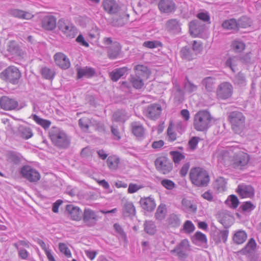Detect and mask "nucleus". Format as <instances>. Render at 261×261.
Wrapping results in <instances>:
<instances>
[{"instance_id":"54","label":"nucleus","mask_w":261,"mask_h":261,"mask_svg":"<svg viewBox=\"0 0 261 261\" xmlns=\"http://www.w3.org/2000/svg\"><path fill=\"white\" fill-rule=\"evenodd\" d=\"M232 47L236 51L240 52L245 49V45L242 42L235 41L232 43Z\"/></svg>"},{"instance_id":"60","label":"nucleus","mask_w":261,"mask_h":261,"mask_svg":"<svg viewBox=\"0 0 261 261\" xmlns=\"http://www.w3.org/2000/svg\"><path fill=\"white\" fill-rule=\"evenodd\" d=\"M241 208L243 211H251L255 208V206L250 201H246L241 205Z\"/></svg>"},{"instance_id":"40","label":"nucleus","mask_w":261,"mask_h":261,"mask_svg":"<svg viewBox=\"0 0 261 261\" xmlns=\"http://www.w3.org/2000/svg\"><path fill=\"white\" fill-rule=\"evenodd\" d=\"M170 154L172 156L173 161L175 165L179 164L180 161L185 158L182 153L177 151H171L170 152Z\"/></svg>"},{"instance_id":"41","label":"nucleus","mask_w":261,"mask_h":261,"mask_svg":"<svg viewBox=\"0 0 261 261\" xmlns=\"http://www.w3.org/2000/svg\"><path fill=\"white\" fill-rule=\"evenodd\" d=\"M189 29L191 34L193 37H196L200 34L198 22L195 20L192 21L189 24Z\"/></svg>"},{"instance_id":"45","label":"nucleus","mask_w":261,"mask_h":261,"mask_svg":"<svg viewBox=\"0 0 261 261\" xmlns=\"http://www.w3.org/2000/svg\"><path fill=\"white\" fill-rule=\"evenodd\" d=\"M193 238L195 241L201 243L206 244L207 242L206 235L199 231L195 233Z\"/></svg>"},{"instance_id":"55","label":"nucleus","mask_w":261,"mask_h":261,"mask_svg":"<svg viewBox=\"0 0 261 261\" xmlns=\"http://www.w3.org/2000/svg\"><path fill=\"white\" fill-rule=\"evenodd\" d=\"M166 209L164 205H160L155 213V217L158 219L161 220L165 217Z\"/></svg>"},{"instance_id":"18","label":"nucleus","mask_w":261,"mask_h":261,"mask_svg":"<svg viewBox=\"0 0 261 261\" xmlns=\"http://www.w3.org/2000/svg\"><path fill=\"white\" fill-rule=\"evenodd\" d=\"M65 211L68 217L72 220L80 221L82 218V211L81 208L73 204H67Z\"/></svg>"},{"instance_id":"13","label":"nucleus","mask_w":261,"mask_h":261,"mask_svg":"<svg viewBox=\"0 0 261 261\" xmlns=\"http://www.w3.org/2000/svg\"><path fill=\"white\" fill-rule=\"evenodd\" d=\"M191 250L190 242L188 239L182 240L174 249L171 253H175L180 258H185L188 256V252Z\"/></svg>"},{"instance_id":"58","label":"nucleus","mask_w":261,"mask_h":261,"mask_svg":"<svg viewBox=\"0 0 261 261\" xmlns=\"http://www.w3.org/2000/svg\"><path fill=\"white\" fill-rule=\"evenodd\" d=\"M100 33L97 27L92 28L88 33V36L90 39H98Z\"/></svg>"},{"instance_id":"26","label":"nucleus","mask_w":261,"mask_h":261,"mask_svg":"<svg viewBox=\"0 0 261 261\" xmlns=\"http://www.w3.org/2000/svg\"><path fill=\"white\" fill-rule=\"evenodd\" d=\"M121 50V46L120 44L117 42L114 41L112 45L108 48V55L110 59H116L120 54Z\"/></svg>"},{"instance_id":"30","label":"nucleus","mask_w":261,"mask_h":261,"mask_svg":"<svg viewBox=\"0 0 261 261\" xmlns=\"http://www.w3.org/2000/svg\"><path fill=\"white\" fill-rule=\"evenodd\" d=\"M140 204L142 208L147 211H152L155 207V203L154 200L150 197L141 198Z\"/></svg>"},{"instance_id":"29","label":"nucleus","mask_w":261,"mask_h":261,"mask_svg":"<svg viewBox=\"0 0 261 261\" xmlns=\"http://www.w3.org/2000/svg\"><path fill=\"white\" fill-rule=\"evenodd\" d=\"M77 79H81L83 76L87 77H91L95 73V70L91 67H85L84 68H79L77 69Z\"/></svg>"},{"instance_id":"53","label":"nucleus","mask_w":261,"mask_h":261,"mask_svg":"<svg viewBox=\"0 0 261 261\" xmlns=\"http://www.w3.org/2000/svg\"><path fill=\"white\" fill-rule=\"evenodd\" d=\"M214 83V80L211 77H206L203 81L205 88L208 91H211L213 89Z\"/></svg>"},{"instance_id":"21","label":"nucleus","mask_w":261,"mask_h":261,"mask_svg":"<svg viewBox=\"0 0 261 261\" xmlns=\"http://www.w3.org/2000/svg\"><path fill=\"white\" fill-rule=\"evenodd\" d=\"M237 193L242 198H252L254 195V190L251 185L242 184L236 190Z\"/></svg>"},{"instance_id":"56","label":"nucleus","mask_w":261,"mask_h":261,"mask_svg":"<svg viewBox=\"0 0 261 261\" xmlns=\"http://www.w3.org/2000/svg\"><path fill=\"white\" fill-rule=\"evenodd\" d=\"M143 186L141 185H138L137 184L130 183L128 186V188L127 189V192L129 194H133L137 192L140 189H142Z\"/></svg>"},{"instance_id":"14","label":"nucleus","mask_w":261,"mask_h":261,"mask_svg":"<svg viewBox=\"0 0 261 261\" xmlns=\"http://www.w3.org/2000/svg\"><path fill=\"white\" fill-rule=\"evenodd\" d=\"M82 218L84 223L88 227L95 226L99 219L97 212L90 208H85Z\"/></svg>"},{"instance_id":"32","label":"nucleus","mask_w":261,"mask_h":261,"mask_svg":"<svg viewBox=\"0 0 261 261\" xmlns=\"http://www.w3.org/2000/svg\"><path fill=\"white\" fill-rule=\"evenodd\" d=\"M247 238L246 232L244 230H238L236 231L233 236V241L236 244H242L244 243Z\"/></svg>"},{"instance_id":"64","label":"nucleus","mask_w":261,"mask_h":261,"mask_svg":"<svg viewBox=\"0 0 261 261\" xmlns=\"http://www.w3.org/2000/svg\"><path fill=\"white\" fill-rule=\"evenodd\" d=\"M190 168V165L189 163L185 164L180 170L179 173L181 176H185Z\"/></svg>"},{"instance_id":"10","label":"nucleus","mask_w":261,"mask_h":261,"mask_svg":"<svg viewBox=\"0 0 261 261\" xmlns=\"http://www.w3.org/2000/svg\"><path fill=\"white\" fill-rule=\"evenodd\" d=\"M59 29L67 37L74 38L76 33L77 30L73 24L69 20L60 19L58 22Z\"/></svg>"},{"instance_id":"52","label":"nucleus","mask_w":261,"mask_h":261,"mask_svg":"<svg viewBox=\"0 0 261 261\" xmlns=\"http://www.w3.org/2000/svg\"><path fill=\"white\" fill-rule=\"evenodd\" d=\"M238 59L234 57L229 58L226 62V65L230 68L233 72L237 66Z\"/></svg>"},{"instance_id":"17","label":"nucleus","mask_w":261,"mask_h":261,"mask_svg":"<svg viewBox=\"0 0 261 261\" xmlns=\"http://www.w3.org/2000/svg\"><path fill=\"white\" fill-rule=\"evenodd\" d=\"M132 134L137 139H142L145 136L146 129L140 121H134L130 124Z\"/></svg>"},{"instance_id":"9","label":"nucleus","mask_w":261,"mask_h":261,"mask_svg":"<svg viewBox=\"0 0 261 261\" xmlns=\"http://www.w3.org/2000/svg\"><path fill=\"white\" fill-rule=\"evenodd\" d=\"M22 177L30 182L36 183L40 180L41 175L35 168L30 165L23 166L20 170Z\"/></svg>"},{"instance_id":"46","label":"nucleus","mask_w":261,"mask_h":261,"mask_svg":"<svg viewBox=\"0 0 261 261\" xmlns=\"http://www.w3.org/2000/svg\"><path fill=\"white\" fill-rule=\"evenodd\" d=\"M143 46L148 48H154L158 47H162V43L159 41H148L143 43Z\"/></svg>"},{"instance_id":"15","label":"nucleus","mask_w":261,"mask_h":261,"mask_svg":"<svg viewBox=\"0 0 261 261\" xmlns=\"http://www.w3.org/2000/svg\"><path fill=\"white\" fill-rule=\"evenodd\" d=\"M19 103L18 101L13 98L8 96H3L0 98V108L8 111L18 110Z\"/></svg>"},{"instance_id":"31","label":"nucleus","mask_w":261,"mask_h":261,"mask_svg":"<svg viewBox=\"0 0 261 261\" xmlns=\"http://www.w3.org/2000/svg\"><path fill=\"white\" fill-rule=\"evenodd\" d=\"M128 70L126 67L116 69L110 73V77L113 81L116 82Z\"/></svg>"},{"instance_id":"62","label":"nucleus","mask_w":261,"mask_h":261,"mask_svg":"<svg viewBox=\"0 0 261 261\" xmlns=\"http://www.w3.org/2000/svg\"><path fill=\"white\" fill-rule=\"evenodd\" d=\"M229 198L231 203V207L233 208H236L239 203L238 197L234 195H231L229 196Z\"/></svg>"},{"instance_id":"19","label":"nucleus","mask_w":261,"mask_h":261,"mask_svg":"<svg viewBox=\"0 0 261 261\" xmlns=\"http://www.w3.org/2000/svg\"><path fill=\"white\" fill-rule=\"evenodd\" d=\"M162 111V108L160 105L153 103L146 108L145 113L147 118L151 120H155L160 117Z\"/></svg>"},{"instance_id":"42","label":"nucleus","mask_w":261,"mask_h":261,"mask_svg":"<svg viewBox=\"0 0 261 261\" xmlns=\"http://www.w3.org/2000/svg\"><path fill=\"white\" fill-rule=\"evenodd\" d=\"M181 203L182 205L186 210L194 212L196 211V205L195 204H193L190 200L187 198H183L181 201Z\"/></svg>"},{"instance_id":"57","label":"nucleus","mask_w":261,"mask_h":261,"mask_svg":"<svg viewBox=\"0 0 261 261\" xmlns=\"http://www.w3.org/2000/svg\"><path fill=\"white\" fill-rule=\"evenodd\" d=\"M161 185L168 190H172L174 188L175 184L171 180L164 179L161 181Z\"/></svg>"},{"instance_id":"6","label":"nucleus","mask_w":261,"mask_h":261,"mask_svg":"<svg viewBox=\"0 0 261 261\" xmlns=\"http://www.w3.org/2000/svg\"><path fill=\"white\" fill-rule=\"evenodd\" d=\"M21 77V72L14 66H9L0 73L1 79L13 85L17 84Z\"/></svg>"},{"instance_id":"63","label":"nucleus","mask_w":261,"mask_h":261,"mask_svg":"<svg viewBox=\"0 0 261 261\" xmlns=\"http://www.w3.org/2000/svg\"><path fill=\"white\" fill-rule=\"evenodd\" d=\"M229 231L228 230H223L220 231L218 234L219 238L224 243H226L228 237Z\"/></svg>"},{"instance_id":"27","label":"nucleus","mask_w":261,"mask_h":261,"mask_svg":"<svg viewBox=\"0 0 261 261\" xmlns=\"http://www.w3.org/2000/svg\"><path fill=\"white\" fill-rule=\"evenodd\" d=\"M122 214L124 217H130L135 215L136 209L132 202L127 201L124 203Z\"/></svg>"},{"instance_id":"5","label":"nucleus","mask_w":261,"mask_h":261,"mask_svg":"<svg viewBox=\"0 0 261 261\" xmlns=\"http://www.w3.org/2000/svg\"><path fill=\"white\" fill-rule=\"evenodd\" d=\"M52 143L60 148H66L70 144V140L66 133L56 126H53L49 132Z\"/></svg>"},{"instance_id":"33","label":"nucleus","mask_w":261,"mask_h":261,"mask_svg":"<svg viewBox=\"0 0 261 261\" xmlns=\"http://www.w3.org/2000/svg\"><path fill=\"white\" fill-rule=\"evenodd\" d=\"M79 125L83 131L88 132L92 125V119L89 117H83L79 120Z\"/></svg>"},{"instance_id":"28","label":"nucleus","mask_w":261,"mask_h":261,"mask_svg":"<svg viewBox=\"0 0 261 261\" xmlns=\"http://www.w3.org/2000/svg\"><path fill=\"white\" fill-rule=\"evenodd\" d=\"M107 165L111 170H116L120 163V158L116 155H110L107 160Z\"/></svg>"},{"instance_id":"35","label":"nucleus","mask_w":261,"mask_h":261,"mask_svg":"<svg viewBox=\"0 0 261 261\" xmlns=\"http://www.w3.org/2000/svg\"><path fill=\"white\" fill-rule=\"evenodd\" d=\"M224 29L227 30H234L238 29V22L235 19L232 18L226 20L222 24Z\"/></svg>"},{"instance_id":"59","label":"nucleus","mask_w":261,"mask_h":261,"mask_svg":"<svg viewBox=\"0 0 261 261\" xmlns=\"http://www.w3.org/2000/svg\"><path fill=\"white\" fill-rule=\"evenodd\" d=\"M92 150L89 147L84 148L81 152V156L83 158H88L92 156Z\"/></svg>"},{"instance_id":"51","label":"nucleus","mask_w":261,"mask_h":261,"mask_svg":"<svg viewBox=\"0 0 261 261\" xmlns=\"http://www.w3.org/2000/svg\"><path fill=\"white\" fill-rule=\"evenodd\" d=\"M60 251L63 253L67 257H71V253L67 245L63 243H60L59 244Z\"/></svg>"},{"instance_id":"37","label":"nucleus","mask_w":261,"mask_h":261,"mask_svg":"<svg viewBox=\"0 0 261 261\" xmlns=\"http://www.w3.org/2000/svg\"><path fill=\"white\" fill-rule=\"evenodd\" d=\"M166 223L170 227H176L179 225L180 220L176 215L172 214L167 219Z\"/></svg>"},{"instance_id":"50","label":"nucleus","mask_w":261,"mask_h":261,"mask_svg":"<svg viewBox=\"0 0 261 261\" xmlns=\"http://www.w3.org/2000/svg\"><path fill=\"white\" fill-rule=\"evenodd\" d=\"M201 139L198 137H192L188 141V145L190 149L195 150Z\"/></svg>"},{"instance_id":"25","label":"nucleus","mask_w":261,"mask_h":261,"mask_svg":"<svg viewBox=\"0 0 261 261\" xmlns=\"http://www.w3.org/2000/svg\"><path fill=\"white\" fill-rule=\"evenodd\" d=\"M102 6L105 11L110 14H115L119 10V5L115 0H103Z\"/></svg>"},{"instance_id":"43","label":"nucleus","mask_w":261,"mask_h":261,"mask_svg":"<svg viewBox=\"0 0 261 261\" xmlns=\"http://www.w3.org/2000/svg\"><path fill=\"white\" fill-rule=\"evenodd\" d=\"M195 227L192 221L187 220L185 222L183 225L184 231L188 234H190L194 231Z\"/></svg>"},{"instance_id":"24","label":"nucleus","mask_w":261,"mask_h":261,"mask_svg":"<svg viewBox=\"0 0 261 261\" xmlns=\"http://www.w3.org/2000/svg\"><path fill=\"white\" fill-rule=\"evenodd\" d=\"M134 70L136 76L145 80L148 79L151 74V70L148 67L142 64H138L135 66Z\"/></svg>"},{"instance_id":"3","label":"nucleus","mask_w":261,"mask_h":261,"mask_svg":"<svg viewBox=\"0 0 261 261\" xmlns=\"http://www.w3.org/2000/svg\"><path fill=\"white\" fill-rule=\"evenodd\" d=\"M189 178L193 185L199 187L207 186L210 180L207 171L199 167H194L190 170Z\"/></svg>"},{"instance_id":"61","label":"nucleus","mask_w":261,"mask_h":261,"mask_svg":"<svg viewBox=\"0 0 261 261\" xmlns=\"http://www.w3.org/2000/svg\"><path fill=\"white\" fill-rule=\"evenodd\" d=\"M197 17L203 21L210 22V16L207 12L199 13L197 14Z\"/></svg>"},{"instance_id":"4","label":"nucleus","mask_w":261,"mask_h":261,"mask_svg":"<svg viewBox=\"0 0 261 261\" xmlns=\"http://www.w3.org/2000/svg\"><path fill=\"white\" fill-rule=\"evenodd\" d=\"M212 116L206 110H200L194 115V128L197 131H204L208 129L212 121Z\"/></svg>"},{"instance_id":"39","label":"nucleus","mask_w":261,"mask_h":261,"mask_svg":"<svg viewBox=\"0 0 261 261\" xmlns=\"http://www.w3.org/2000/svg\"><path fill=\"white\" fill-rule=\"evenodd\" d=\"M40 73L43 77L47 80L53 79L55 75V71L47 67H42Z\"/></svg>"},{"instance_id":"20","label":"nucleus","mask_w":261,"mask_h":261,"mask_svg":"<svg viewBox=\"0 0 261 261\" xmlns=\"http://www.w3.org/2000/svg\"><path fill=\"white\" fill-rule=\"evenodd\" d=\"M54 59L57 66L62 69H68L70 66L69 58L63 53H56L54 56Z\"/></svg>"},{"instance_id":"16","label":"nucleus","mask_w":261,"mask_h":261,"mask_svg":"<svg viewBox=\"0 0 261 261\" xmlns=\"http://www.w3.org/2000/svg\"><path fill=\"white\" fill-rule=\"evenodd\" d=\"M158 7L161 13L166 14L173 13L177 9L174 0H159Z\"/></svg>"},{"instance_id":"49","label":"nucleus","mask_w":261,"mask_h":261,"mask_svg":"<svg viewBox=\"0 0 261 261\" xmlns=\"http://www.w3.org/2000/svg\"><path fill=\"white\" fill-rule=\"evenodd\" d=\"M256 247V243L254 239H250L246 244L245 249L248 253L252 252L255 250Z\"/></svg>"},{"instance_id":"8","label":"nucleus","mask_w":261,"mask_h":261,"mask_svg":"<svg viewBox=\"0 0 261 261\" xmlns=\"http://www.w3.org/2000/svg\"><path fill=\"white\" fill-rule=\"evenodd\" d=\"M184 128L180 121L175 123L172 120L169 122L167 130V140L169 142H174L176 140L182 133Z\"/></svg>"},{"instance_id":"38","label":"nucleus","mask_w":261,"mask_h":261,"mask_svg":"<svg viewBox=\"0 0 261 261\" xmlns=\"http://www.w3.org/2000/svg\"><path fill=\"white\" fill-rule=\"evenodd\" d=\"M19 135L23 139H29L33 136V134L30 128L22 126L19 129Z\"/></svg>"},{"instance_id":"1","label":"nucleus","mask_w":261,"mask_h":261,"mask_svg":"<svg viewBox=\"0 0 261 261\" xmlns=\"http://www.w3.org/2000/svg\"><path fill=\"white\" fill-rule=\"evenodd\" d=\"M215 155L218 162L227 167L242 170L249 162L250 156L238 149H218Z\"/></svg>"},{"instance_id":"48","label":"nucleus","mask_w":261,"mask_h":261,"mask_svg":"<svg viewBox=\"0 0 261 261\" xmlns=\"http://www.w3.org/2000/svg\"><path fill=\"white\" fill-rule=\"evenodd\" d=\"M215 185L219 190H224L226 188V181L222 177H219L215 181Z\"/></svg>"},{"instance_id":"22","label":"nucleus","mask_w":261,"mask_h":261,"mask_svg":"<svg viewBox=\"0 0 261 261\" xmlns=\"http://www.w3.org/2000/svg\"><path fill=\"white\" fill-rule=\"evenodd\" d=\"M13 245L18 250V255L21 258L27 259L28 258L29 253L25 249L30 248L29 242L25 240H19L14 243Z\"/></svg>"},{"instance_id":"23","label":"nucleus","mask_w":261,"mask_h":261,"mask_svg":"<svg viewBox=\"0 0 261 261\" xmlns=\"http://www.w3.org/2000/svg\"><path fill=\"white\" fill-rule=\"evenodd\" d=\"M9 13L11 16L20 19L30 20L34 17L32 12L19 9H11L9 10Z\"/></svg>"},{"instance_id":"44","label":"nucleus","mask_w":261,"mask_h":261,"mask_svg":"<svg viewBox=\"0 0 261 261\" xmlns=\"http://www.w3.org/2000/svg\"><path fill=\"white\" fill-rule=\"evenodd\" d=\"M144 229L149 234H154L156 232V228L154 224L151 221L146 222Z\"/></svg>"},{"instance_id":"7","label":"nucleus","mask_w":261,"mask_h":261,"mask_svg":"<svg viewBox=\"0 0 261 261\" xmlns=\"http://www.w3.org/2000/svg\"><path fill=\"white\" fill-rule=\"evenodd\" d=\"M57 18L50 13H44L39 17V25L45 31H52L57 27Z\"/></svg>"},{"instance_id":"36","label":"nucleus","mask_w":261,"mask_h":261,"mask_svg":"<svg viewBox=\"0 0 261 261\" xmlns=\"http://www.w3.org/2000/svg\"><path fill=\"white\" fill-rule=\"evenodd\" d=\"M146 80L135 76H132L130 82L136 89H141L144 85V81Z\"/></svg>"},{"instance_id":"2","label":"nucleus","mask_w":261,"mask_h":261,"mask_svg":"<svg viewBox=\"0 0 261 261\" xmlns=\"http://www.w3.org/2000/svg\"><path fill=\"white\" fill-rule=\"evenodd\" d=\"M227 120L234 134L241 136L245 135L247 130L246 117L242 112L234 111L229 113Z\"/></svg>"},{"instance_id":"12","label":"nucleus","mask_w":261,"mask_h":261,"mask_svg":"<svg viewBox=\"0 0 261 261\" xmlns=\"http://www.w3.org/2000/svg\"><path fill=\"white\" fill-rule=\"evenodd\" d=\"M233 87L228 82H223L220 84L216 90V96L218 99H226L232 95Z\"/></svg>"},{"instance_id":"34","label":"nucleus","mask_w":261,"mask_h":261,"mask_svg":"<svg viewBox=\"0 0 261 261\" xmlns=\"http://www.w3.org/2000/svg\"><path fill=\"white\" fill-rule=\"evenodd\" d=\"M32 118L37 124L45 129H48L51 124L50 121L41 118L36 114L32 115Z\"/></svg>"},{"instance_id":"47","label":"nucleus","mask_w":261,"mask_h":261,"mask_svg":"<svg viewBox=\"0 0 261 261\" xmlns=\"http://www.w3.org/2000/svg\"><path fill=\"white\" fill-rule=\"evenodd\" d=\"M251 21L250 19L245 16L242 17L238 21V28L241 27L246 28L251 25Z\"/></svg>"},{"instance_id":"11","label":"nucleus","mask_w":261,"mask_h":261,"mask_svg":"<svg viewBox=\"0 0 261 261\" xmlns=\"http://www.w3.org/2000/svg\"><path fill=\"white\" fill-rule=\"evenodd\" d=\"M154 164L156 169L164 174L169 173L173 168L172 162L166 155H161L157 158Z\"/></svg>"}]
</instances>
